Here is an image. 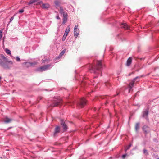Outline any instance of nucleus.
I'll list each match as a JSON object with an SVG mask.
<instances>
[{
    "instance_id": "nucleus-18",
    "label": "nucleus",
    "mask_w": 159,
    "mask_h": 159,
    "mask_svg": "<svg viewBox=\"0 0 159 159\" xmlns=\"http://www.w3.org/2000/svg\"><path fill=\"white\" fill-rule=\"evenodd\" d=\"M139 123H137L136 124L135 126V128L136 130H137L139 129Z\"/></svg>"
},
{
    "instance_id": "nucleus-3",
    "label": "nucleus",
    "mask_w": 159,
    "mask_h": 159,
    "mask_svg": "<svg viewBox=\"0 0 159 159\" xmlns=\"http://www.w3.org/2000/svg\"><path fill=\"white\" fill-rule=\"evenodd\" d=\"M51 65H47L38 68L37 70L38 71H45L49 69L51 67Z\"/></svg>"
},
{
    "instance_id": "nucleus-28",
    "label": "nucleus",
    "mask_w": 159,
    "mask_h": 159,
    "mask_svg": "<svg viewBox=\"0 0 159 159\" xmlns=\"http://www.w3.org/2000/svg\"><path fill=\"white\" fill-rule=\"evenodd\" d=\"M16 61H20V59L18 57H16Z\"/></svg>"
},
{
    "instance_id": "nucleus-16",
    "label": "nucleus",
    "mask_w": 159,
    "mask_h": 159,
    "mask_svg": "<svg viewBox=\"0 0 159 159\" xmlns=\"http://www.w3.org/2000/svg\"><path fill=\"white\" fill-rule=\"evenodd\" d=\"M78 25H75L74 29V32H77V30H78Z\"/></svg>"
},
{
    "instance_id": "nucleus-10",
    "label": "nucleus",
    "mask_w": 159,
    "mask_h": 159,
    "mask_svg": "<svg viewBox=\"0 0 159 159\" xmlns=\"http://www.w3.org/2000/svg\"><path fill=\"white\" fill-rule=\"evenodd\" d=\"M143 129L146 134L148 133L149 131V128L146 125H144L143 128Z\"/></svg>"
},
{
    "instance_id": "nucleus-23",
    "label": "nucleus",
    "mask_w": 159,
    "mask_h": 159,
    "mask_svg": "<svg viewBox=\"0 0 159 159\" xmlns=\"http://www.w3.org/2000/svg\"><path fill=\"white\" fill-rule=\"evenodd\" d=\"M67 35H66L65 34H64V35L62 37V40L63 41H64L65 40Z\"/></svg>"
},
{
    "instance_id": "nucleus-30",
    "label": "nucleus",
    "mask_w": 159,
    "mask_h": 159,
    "mask_svg": "<svg viewBox=\"0 0 159 159\" xmlns=\"http://www.w3.org/2000/svg\"><path fill=\"white\" fill-rule=\"evenodd\" d=\"M24 11V10L23 9H21L19 11V12L20 13H22Z\"/></svg>"
},
{
    "instance_id": "nucleus-4",
    "label": "nucleus",
    "mask_w": 159,
    "mask_h": 159,
    "mask_svg": "<svg viewBox=\"0 0 159 159\" xmlns=\"http://www.w3.org/2000/svg\"><path fill=\"white\" fill-rule=\"evenodd\" d=\"M86 101L84 98H82L80 100V102L79 103V105L81 107H83L84 105L86 104Z\"/></svg>"
},
{
    "instance_id": "nucleus-35",
    "label": "nucleus",
    "mask_w": 159,
    "mask_h": 159,
    "mask_svg": "<svg viewBox=\"0 0 159 159\" xmlns=\"http://www.w3.org/2000/svg\"><path fill=\"white\" fill-rule=\"evenodd\" d=\"M1 77L0 76V80L1 79Z\"/></svg>"
},
{
    "instance_id": "nucleus-14",
    "label": "nucleus",
    "mask_w": 159,
    "mask_h": 159,
    "mask_svg": "<svg viewBox=\"0 0 159 159\" xmlns=\"http://www.w3.org/2000/svg\"><path fill=\"white\" fill-rule=\"evenodd\" d=\"M61 104V102L60 101H57L55 102L54 104L52 106V107H55L60 105Z\"/></svg>"
},
{
    "instance_id": "nucleus-20",
    "label": "nucleus",
    "mask_w": 159,
    "mask_h": 159,
    "mask_svg": "<svg viewBox=\"0 0 159 159\" xmlns=\"http://www.w3.org/2000/svg\"><path fill=\"white\" fill-rule=\"evenodd\" d=\"M37 0H31L29 2L28 4H30L34 3L37 1Z\"/></svg>"
},
{
    "instance_id": "nucleus-2",
    "label": "nucleus",
    "mask_w": 159,
    "mask_h": 159,
    "mask_svg": "<svg viewBox=\"0 0 159 159\" xmlns=\"http://www.w3.org/2000/svg\"><path fill=\"white\" fill-rule=\"evenodd\" d=\"M102 67V61H97V64L96 66L94 68H93L90 70L91 72H93L96 73L97 71H99L101 70V69Z\"/></svg>"
},
{
    "instance_id": "nucleus-12",
    "label": "nucleus",
    "mask_w": 159,
    "mask_h": 159,
    "mask_svg": "<svg viewBox=\"0 0 159 159\" xmlns=\"http://www.w3.org/2000/svg\"><path fill=\"white\" fill-rule=\"evenodd\" d=\"M70 25H69L67 26V28L66 29L64 34L67 35L68 33L70 31Z\"/></svg>"
},
{
    "instance_id": "nucleus-27",
    "label": "nucleus",
    "mask_w": 159,
    "mask_h": 159,
    "mask_svg": "<svg viewBox=\"0 0 159 159\" xmlns=\"http://www.w3.org/2000/svg\"><path fill=\"white\" fill-rule=\"evenodd\" d=\"M132 145L131 144H130L128 146L126 147L125 149V151H126L127 150L129 149L130 147Z\"/></svg>"
},
{
    "instance_id": "nucleus-11",
    "label": "nucleus",
    "mask_w": 159,
    "mask_h": 159,
    "mask_svg": "<svg viewBox=\"0 0 159 159\" xmlns=\"http://www.w3.org/2000/svg\"><path fill=\"white\" fill-rule=\"evenodd\" d=\"M121 27L125 29H128L129 28L126 24L125 23H122L121 24Z\"/></svg>"
},
{
    "instance_id": "nucleus-37",
    "label": "nucleus",
    "mask_w": 159,
    "mask_h": 159,
    "mask_svg": "<svg viewBox=\"0 0 159 159\" xmlns=\"http://www.w3.org/2000/svg\"><path fill=\"white\" fill-rule=\"evenodd\" d=\"M157 159H159V158H158Z\"/></svg>"
},
{
    "instance_id": "nucleus-24",
    "label": "nucleus",
    "mask_w": 159,
    "mask_h": 159,
    "mask_svg": "<svg viewBox=\"0 0 159 159\" xmlns=\"http://www.w3.org/2000/svg\"><path fill=\"white\" fill-rule=\"evenodd\" d=\"M74 36L75 37L77 38L79 34V33H77L76 32H74Z\"/></svg>"
},
{
    "instance_id": "nucleus-19",
    "label": "nucleus",
    "mask_w": 159,
    "mask_h": 159,
    "mask_svg": "<svg viewBox=\"0 0 159 159\" xmlns=\"http://www.w3.org/2000/svg\"><path fill=\"white\" fill-rule=\"evenodd\" d=\"M5 51H6V53L7 54H10V55H11V51L9 50V49H6V50H5Z\"/></svg>"
},
{
    "instance_id": "nucleus-13",
    "label": "nucleus",
    "mask_w": 159,
    "mask_h": 159,
    "mask_svg": "<svg viewBox=\"0 0 159 159\" xmlns=\"http://www.w3.org/2000/svg\"><path fill=\"white\" fill-rule=\"evenodd\" d=\"M132 62V58L131 57H129L127 60L126 65L128 66L130 65Z\"/></svg>"
},
{
    "instance_id": "nucleus-25",
    "label": "nucleus",
    "mask_w": 159,
    "mask_h": 159,
    "mask_svg": "<svg viewBox=\"0 0 159 159\" xmlns=\"http://www.w3.org/2000/svg\"><path fill=\"white\" fill-rule=\"evenodd\" d=\"M60 12L62 14L64 12H64L63 10L61 7H60Z\"/></svg>"
},
{
    "instance_id": "nucleus-36",
    "label": "nucleus",
    "mask_w": 159,
    "mask_h": 159,
    "mask_svg": "<svg viewBox=\"0 0 159 159\" xmlns=\"http://www.w3.org/2000/svg\"><path fill=\"white\" fill-rule=\"evenodd\" d=\"M44 61V60H43V61L42 62H43V63Z\"/></svg>"
},
{
    "instance_id": "nucleus-8",
    "label": "nucleus",
    "mask_w": 159,
    "mask_h": 159,
    "mask_svg": "<svg viewBox=\"0 0 159 159\" xmlns=\"http://www.w3.org/2000/svg\"><path fill=\"white\" fill-rule=\"evenodd\" d=\"M61 123L62 126L64 131H66L67 129V126L66 124L63 122V120H61Z\"/></svg>"
},
{
    "instance_id": "nucleus-7",
    "label": "nucleus",
    "mask_w": 159,
    "mask_h": 159,
    "mask_svg": "<svg viewBox=\"0 0 159 159\" xmlns=\"http://www.w3.org/2000/svg\"><path fill=\"white\" fill-rule=\"evenodd\" d=\"M138 77H136L135 79H134V80H133L131 82H130L129 84V92H130L131 90V89L132 88V87H133L134 84V82L136 80V79Z\"/></svg>"
},
{
    "instance_id": "nucleus-33",
    "label": "nucleus",
    "mask_w": 159,
    "mask_h": 159,
    "mask_svg": "<svg viewBox=\"0 0 159 159\" xmlns=\"http://www.w3.org/2000/svg\"><path fill=\"white\" fill-rule=\"evenodd\" d=\"M56 18H57V19H60V18H59V16H57V17H56Z\"/></svg>"
},
{
    "instance_id": "nucleus-9",
    "label": "nucleus",
    "mask_w": 159,
    "mask_h": 159,
    "mask_svg": "<svg viewBox=\"0 0 159 159\" xmlns=\"http://www.w3.org/2000/svg\"><path fill=\"white\" fill-rule=\"evenodd\" d=\"M12 120L11 119L6 117L4 118V121L6 123H8L10 122Z\"/></svg>"
},
{
    "instance_id": "nucleus-6",
    "label": "nucleus",
    "mask_w": 159,
    "mask_h": 159,
    "mask_svg": "<svg viewBox=\"0 0 159 159\" xmlns=\"http://www.w3.org/2000/svg\"><path fill=\"white\" fill-rule=\"evenodd\" d=\"M148 111L147 110H146L143 112V117L148 120Z\"/></svg>"
},
{
    "instance_id": "nucleus-26",
    "label": "nucleus",
    "mask_w": 159,
    "mask_h": 159,
    "mask_svg": "<svg viewBox=\"0 0 159 159\" xmlns=\"http://www.w3.org/2000/svg\"><path fill=\"white\" fill-rule=\"evenodd\" d=\"M62 14L63 15V18H67V13L66 12H64Z\"/></svg>"
},
{
    "instance_id": "nucleus-21",
    "label": "nucleus",
    "mask_w": 159,
    "mask_h": 159,
    "mask_svg": "<svg viewBox=\"0 0 159 159\" xmlns=\"http://www.w3.org/2000/svg\"><path fill=\"white\" fill-rule=\"evenodd\" d=\"M67 18H63V21L62 22V23L63 24L67 22Z\"/></svg>"
},
{
    "instance_id": "nucleus-29",
    "label": "nucleus",
    "mask_w": 159,
    "mask_h": 159,
    "mask_svg": "<svg viewBox=\"0 0 159 159\" xmlns=\"http://www.w3.org/2000/svg\"><path fill=\"white\" fill-rule=\"evenodd\" d=\"M2 30H0V39H1L2 37Z\"/></svg>"
},
{
    "instance_id": "nucleus-22",
    "label": "nucleus",
    "mask_w": 159,
    "mask_h": 159,
    "mask_svg": "<svg viewBox=\"0 0 159 159\" xmlns=\"http://www.w3.org/2000/svg\"><path fill=\"white\" fill-rule=\"evenodd\" d=\"M65 51H66V50H63L60 53V55L59 56H60V57H61L64 54V53H65Z\"/></svg>"
},
{
    "instance_id": "nucleus-31",
    "label": "nucleus",
    "mask_w": 159,
    "mask_h": 159,
    "mask_svg": "<svg viewBox=\"0 0 159 159\" xmlns=\"http://www.w3.org/2000/svg\"><path fill=\"white\" fill-rule=\"evenodd\" d=\"M126 154H124V155H123L122 156V158L123 159H124L125 158V157L126 156Z\"/></svg>"
},
{
    "instance_id": "nucleus-32",
    "label": "nucleus",
    "mask_w": 159,
    "mask_h": 159,
    "mask_svg": "<svg viewBox=\"0 0 159 159\" xmlns=\"http://www.w3.org/2000/svg\"><path fill=\"white\" fill-rule=\"evenodd\" d=\"M13 19H14V17H12L10 19V22H11L13 20Z\"/></svg>"
},
{
    "instance_id": "nucleus-15",
    "label": "nucleus",
    "mask_w": 159,
    "mask_h": 159,
    "mask_svg": "<svg viewBox=\"0 0 159 159\" xmlns=\"http://www.w3.org/2000/svg\"><path fill=\"white\" fill-rule=\"evenodd\" d=\"M60 131V128L58 126L55 129V134L58 133Z\"/></svg>"
},
{
    "instance_id": "nucleus-17",
    "label": "nucleus",
    "mask_w": 159,
    "mask_h": 159,
    "mask_svg": "<svg viewBox=\"0 0 159 159\" xmlns=\"http://www.w3.org/2000/svg\"><path fill=\"white\" fill-rule=\"evenodd\" d=\"M143 153L146 156H147L148 155V151L147 150L144 149L143 150Z\"/></svg>"
},
{
    "instance_id": "nucleus-5",
    "label": "nucleus",
    "mask_w": 159,
    "mask_h": 159,
    "mask_svg": "<svg viewBox=\"0 0 159 159\" xmlns=\"http://www.w3.org/2000/svg\"><path fill=\"white\" fill-rule=\"evenodd\" d=\"M39 4H42V7L43 8L47 9L49 8L50 7V6L48 4L43 3L42 1L40 2H39Z\"/></svg>"
},
{
    "instance_id": "nucleus-1",
    "label": "nucleus",
    "mask_w": 159,
    "mask_h": 159,
    "mask_svg": "<svg viewBox=\"0 0 159 159\" xmlns=\"http://www.w3.org/2000/svg\"><path fill=\"white\" fill-rule=\"evenodd\" d=\"M0 57L2 60L0 59V66L4 69L10 68V66L13 64V62L11 61H9L8 59L3 55H1Z\"/></svg>"
},
{
    "instance_id": "nucleus-34",
    "label": "nucleus",
    "mask_w": 159,
    "mask_h": 159,
    "mask_svg": "<svg viewBox=\"0 0 159 159\" xmlns=\"http://www.w3.org/2000/svg\"><path fill=\"white\" fill-rule=\"evenodd\" d=\"M55 4L56 5H57V2H55Z\"/></svg>"
}]
</instances>
